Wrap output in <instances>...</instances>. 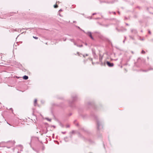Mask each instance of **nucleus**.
<instances>
[{
    "mask_svg": "<svg viewBox=\"0 0 153 153\" xmlns=\"http://www.w3.org/2000/svg\"><path fill=\"white\" fill-rule=\"evenodd\" d=\"M106 64L109 67H113L114 66L113 63H110L109 62H106Z\"/></svg>",
    "mask_w": 153,
    "mask_h": 153,
    "instance_id": "f257e3e1",
    "label": "nucleus"
},
{
    "mask_svg": "<svg viewBox=\"0 0 153 153\" xmlns=\"http://www.w3.org/2000/svg\"><path fill=\"white\" fill-rule=\"evenodd\" d=\"M34 105L35 106H36L37 103V100L36 99H35L34 101Z\"/></svg>",
    "mask_w": 153,
    "mask_h": 153,
    "instance_id": "7ed1b4c3",
    "label": "nucleus"
},
{
    "mask_svg": "<svg viewBox=\"0 0 153 153\" xmlns=\"http://www.w3.org/2000/svg\"><path fill=\"white\" fill-rule=\"evenodd\" d=\"M142 52V53H145V52L144 51H143Z\"/></svg>",
    "mask_w": 153,
    "mask_h": 153,
    "instance_id": "0eeeda50",
    "label": "nucleus"
},
{
    "mask_svg": "<svg viewBox=\"0 0 153 153\" xmlns=\"http://www.w3.org/2000/svg\"><path fill=\"white\" fill-rule=\"evenodd\" d=\"M88 35L89 36H90V37L91 38V39H93V37L92 36V35H91V33H89V34Z\"/></svg>",
    "mask_w": 153,
    "mask_h": 153,
    "instance_id": "20e7f679",
    "label": "nucleus"
},
{
    "mask_svg": "<svg viewBox=\"0 0 153 153\" xmlns=\"http://www.w3.org/2000/svg\"><path fill=\"white\" fill-rule=\"evenodd\" d=\"M54 8H56L58 7V6L56 4L54 5Z\"/></svg>",
    "mask_w": 153,
    "mask_h": 153,
    "instance_id": "39448f33",
    "label": "nucleus"
},
{
    "mask_svg": "<svg viewBox=\"0 0 153 153\" xmlns=\"http://www.w3.org/2000/svg\"><path fill=\"white\" fill-rule=\"evenodd\" d=\"M33 37L35 39H38V38L36 36H33Z\"/></svg>",
    "mask_w": 153,
    "mask_h": 153,
    "instance_id": "423d86ee",
    "label": "nucleus"
},
{
    "mask_svg": "<svg viewBox=\"0 0 153 153\" xmlns=\"http://www.w3.org/2000/svg\"><path fill=\"white\" fill-rule=\"evenodd\" d=\"M23 78L25 80H27L28 79V77L27 76L25 75L23 76Z\"/></svg>",
    "mask_w": 153,
    "mask_h": 153,
    "instance_id": "f03ea898",
    "label": "nucleus"
}]
</instances>
